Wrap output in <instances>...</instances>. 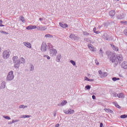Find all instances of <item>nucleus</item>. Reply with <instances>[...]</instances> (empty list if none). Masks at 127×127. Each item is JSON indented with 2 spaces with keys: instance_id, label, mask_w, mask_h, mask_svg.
Segmentation results:
<instances>
[{
  "instance_id": "nucleus-1",
  "label": "nucleus",
  "mask_w": 127,
  "mask_h": 127,
  "mask_svg": "<svg viewBox=\"0 0 127 127\" xmlns=\"http://www.w3.org/2000/svg\"><path fill=\"white\" fill-rule=\"evenodd\" d=\"M110 61L114 64V67L118 66V59H117V54L111 51H107L106 53Z\"/></svg>"
},
{
  "instance_id": "nucleus-2",
  "label": "nucleus",
  "mask_w": 127,
  "mask_h": 127,
  "mask_svg": "<svg viewBox=\"0 0 127 127\" xmlns=\"http://www.w3.org/2000/svg\"><path fill=\"white\" fill-rule=\"evenodd\" d=\"M54 46L50 43H48L47 44L45 42H43L41 47V50L42 52H46L48 50H50L51 48H53Z\"/></svg>"
},
{
  "instance_id": "nucleus-3",
  "label": "nucleus",
  "mask_w": 127,
  "mask_h": 127,
  "mask_svg": "<svg viewBox=\"0 0 127 127\" xmlns=\"http://www.w3.org/2000/svg\"><path fill=\"white\" fill-rule=\"evenodd\" d=\"M14 78V75H13V71H10L8 72V74L6 77V81H12Z\"/></svg>"
},
{
  "instance_id": "nucleus-4",
  "label": "nucleus",
  "mask_w": 127,
  "mask_h": 127,
  "mask_svg": "<svg viewBox=\"0 0 127 127\" xmlns=\"http://www.w3.org/2000/svg\"><path fill=\"white\" fill-rule=\"evenodd\" d=\"M9 50H5L3 52L2 56L3 59H7V58H9Z\"/></svg>"
},
{
  "instance_id": "nucleus-5",
  "label": "nucleus",
  "mask_w": 127,
  "mask_h": 127,
  "mask_svg": "<svg viewBox=\"0 0 127 127\" xmlns=\"http://www.w3.org/2000/svg\"><path fill=\"white\" fill-rule=\"evenodd\" d=\"M116 57L117 59V62H118V64H119V63L120 64L122 63V62H123V55H122V54H118L116 55Z\"/></svg>"
},
{
  "instance_id": "nucleus-6",
  "label": "nucleus",
  "mask_w": 127,
  "mask_h": 127,
  "mask_svg": "<svg viewBox=\"0 0 127 127\" xmlns=\"http://www.w3.org/2000/svg\"><path fill=\"white\" fill-rule=\"evenodd\" d=\"M50 54L52 55V56H56V54H57V50L55 49H50Z\"/></svg>"
},
{
  "instance_id": "nucleus-7",
  "label": "nucleus",
  "mask_w": 127,
  "mask_h": 127,
  "mask_svg": "<svg viewBox=\"0 0 127 127\" xmlns=\"http://www.w3.org/2000/svg\"><path fill=\"white\" fill-rule=\"evenodd\" d=\"M69 38L70 39H73V40H79L80 39V37H78V36L75 35L74 34H71L69 36Z\"/></svg>"
},
{
  "instance_id": "nucleus-8",
  "label": "nucleus",
  "mask_w": 127,
  "mask_h": 127,
  "mask_svg": "<svg viewBox=\"0 0 127 127\" xmlns=\"http://www.w3.org/2000/svg\"><path fill=\"white\" fill-rule=\"evenodd\" d=\"M64 113L66 114V115H72L75 113L74 110H72L71 109H69L68 110H64Z\"/></svg>"
},
{
  "instance_id": "nucleus-9",
  "label": "nucleus",
  "mask_w": 127,
  "mask_h": 127,
  "mask_svg": "<svg viewBox=\"0 0 127 127\" xmlns=\"http://www.w3.org/2000/svg\"><path fill=\"white\" fill-rule=\"evenodd\" d=\"M14 63V67L16 69H18L19 68V66H20V61L18 60L17 61H15Z\"/></svg>"
},
{
  "instance_id": "nucleus-10",
  "label": "nucleus",
  "mask_w": 127,
  "mask_h": 127,
  "mask_svg": "<svg viewBox=\"0 0 127 127\" xmlns=\"http://www.w3.org/2000/svg\"><path fill=\"white\" fill-rule=\"evenodd\" d=\"M38 30H41V31L46 30L47 29V27L46 26H42V25H40L37 27Z\"/></svg>"
},
{
  "instance_id": "nucleus-11",
  "label": "nucleus",
  "mask_w": 127,
  "mask_h": 127,
  "mask_svg": "<svg viewBox=\"0 0 127 127\" xmlns=\"http://www.w3.org/2000/svg\"><path fill=\"white\" fill-rule=\"evenodd\" d=\"M88 48L92 51V52H95L96 51V50L94 48V46L91 44H89L88 45Z\"/></svg>"
},
{
  "instance_id": "nucleus-12",
  "label": "nucleus",
  "mask_w": 127,
  "mask_h": 127,
  "mask_svg": "<svg viewBox=\"0 0 127 127\" xmlns=\"http://www.w3.org/2000/svg\"><path fill=\"white\" fill-rule=\"evenodd\" d=\"M109 14L110 16L113 18L116 14V11L112 10L109 12Z\"/></svg>"
},
{
  "instance_id": "nucleus-13",
  "label": "nucleus",
  "mask_w": 127,
  "mask_h": 127,
  "mask_svg": "<svg viewBox=\"0 0 127 127\" xmlns=\"http://www.w3.org/2000/svg\"><path fill=\"white\" fill-rule=\"evenodd\" d=\"M117 18L118 19H124V14H118L117 15Z\"/></svg>"
},
{
  "instance_id": "nucleus-14",
  "label": "nucleus",
  "mask_w": 127,
  "mask_h": 127,
  "mask_svg": "<svg viewBox=\"0 0 127 127\" xmlns=\"http://www.w3.org/2000/svg\"><path fill=\"white\" fill-rule=\"evenodd\" d=\"M66 104H67V101L63 100V101L61 103L59 104L58 105V106L59 107H63V106H65V105H66Z\"/></svg>"
},
{
  "instance_id": "nucleus-15",
  "label": "nucleus",
  "mask_w": 127,
  "mask_h": 127,
  "mask_svg": "<svg viewBox=\"0 0 127 127\" xmlns=\"http://www.w3.org/2000/svg\"><path fill=\"white\" fill-rule=\"evenodd\" d=\"M60 26L63 28H67L68 27V24H63L61 22L59 23Z\"/></svg>"
},
{
  "instance_id": "nucleus-16",
  "label": "nucleus",
  "mask_w": 127,
  "mask_h": 127,
  "mask_svg": "<svg viewBox=\"0 0 127 127\" xmlns=\"http://www.w3.org/2000/svg\"><path fill=\"white\" fill-rule=\"evenodd\" d=\"M122 68L124 69H127V62H124L121 65Z\"/></svg>"
},
{
  "instance_id": "nucleus-17",
  "label": "nucleus",
  "mask_w": 127,
  "mask_h": 127,
  "mask_svg": "<svg viewBox=\"0 0 127 127\" xmlns=\"http://www.w3.org/2000/svg\"><path fill=\"white\" fill-rule=\"evenodd\" d=\"M23 44L25 45V46L28 47V48H31V44H30V43L24 42Z\"/></svg>"
},
{
  "instance_id": "nucleus-18",
  "label": "nucleus",
  "mask_w": 127,
  "mask_h": 127,
  "mask_svg": "<svg viewBox=\"0 0 127 127\" xmlns=\"http://www.w3.org/2000/svg\"><path fill=\"white\" fill-rule=\"evenodd\" d=\"M110 45L113 48V50H115V51H119V48H118V47H116V46L114 45L113 44H110Z\"/></svg>"
},
{
  "instance_id": "nucleus-19",
  "label": "nucleus",
  "mask_w": 127,
  "mask_h": 127,
  "mask_svg": "<svg viewBox=\"0 0 127 127\" xmlns=\"http://www.w3.org/2000/svg\"><path fill=\"white\" fill-rule=\"evenodd\" d=\"M117 97L119 98V99H123V98H125V94L123 93L117 94Z\"/></svg>"
},
{
  "instance_id": "nucleus-20",
  "label": "nucleus",
  "mask_w": 127,
  "mask_h": 127,
  "mask_svg": "<svg viewBox=\"0 0 127 127\" xmlns=\"http://www.w3.org/2000/svg\"><path fill=\"white\" fill-rule=\"evenodd\" d=\"M61 57H62V56H61V54H59L57 55L56 58L57 62H60V60L61 59Z\"/></svg>"
},
{
  "instance_id": "nucleus-21",
  "label": "nucleus",
  "mask_w": 127,
  "mask_h": 127,
  "mask_svg": "<svg viewBox=\"0 0 127 127\" xmlns=\"http://www.w3.org/2000/svg\"><path fill=\"white\" fill-rule=\"evenodd\" d=\"M5 88V82L3 81L0 85V89H4Z\"/></svg>"
},
{
  "instance_id": "nucleus-22",
  "label": "nucleus",
  "mask_w": 127,
  "mask_h": 127,
  "mask_svg": "<svg viewBox=\"0 0 127 127\" xmlns=\"http://www.w3.org/2000/svg\"><path fill=\"white\" fill-rule=\"evenodd\" d=\"M19 61H20V64H23L24 63H25V60L23 59V58H21L20 60H19Z\"/></svg>"
},
{
  "instance_id": "nucleus-23",
  "label": "nucleus",
  "mask_w": 127,
  "mask_h": 127,
  "mask_svg": "<svg viewBox=\"0 0 127 127\" xmlns=\"http://www.w3.org/2000/svg\"><path fill=\"white\" fill-rule=\"evenodd\" d=\"M96 30L97 28L96 27H94L93 28V32H94V33H96V34H99V33H101V32Z\"/></svg>"
},
{
  "instance_id": "nucleus-24",
  "label": "nucleus",
  "mask_w": 127,
  "mask_h": 127,
  "mask_svg": "<svg viewBox=\"0 0 127 127\" xmlns=\"http://www.w3.org/2000/svg\"><path fill=\"white\" fill-rule=\"evenodd\" d=\"M45 37H46V38H52V37H53V36H52L50 34H48L45 35Z\"/></svg>"
},
{
  "instance_id": "nucleus-25",
  "label": "nucleus",
  "mask_w": 127,
  "mask_h": 127,
  "mask_svg": "<svg viewBox=\"0 0 127 127\" xmlns=\"http://www.w3.org/2000/svg\"><path fill=\"white\" fill-rule=\"evenodd\" d=\"M83 35H85V36H89V35H91V34L89 33L87 31H83Z\"/></svg>"
},
{
  "instance_id": "nucleus-26",
  "label": "nucleus",
  "mask_w": 127,
  "mask_h": 127,
  "mask_svg": "<svg viewBox=\"0 0 127 127\" xmlns=\"http://www.w3.org/2000/svg\"><path fill=\"white\" fill-rule=\"evenodd\" d=\"M18 59V57L17 56L13 57L12 58L13 63H14L15 62V61H17V60H17Z\"/></svg>"
},
{
  "instance_id": "nucleus-27",
  "label": "nucleus",
  "mask_w": 127,
  "mask_h": 127,
  "mask_svg": "<svg viewBox=\"0 0 127 127\" xmlns=\"http://www.w3.org/2000/svg\"><path fill=\"white\" fill-rule=\"evenodd\" d=\"M104 110H105V112H108V113H114V111H113L112 110H111L110 109L105 108Z\"/></svg>"
},
{
  "instance_id": "nucleus-28",
  "label": "nucleus",
  "mask_w": 127,
  "mask_h": 127,
  "mask_svg": "<svg viewBox=\"0 0 127 127\" xmlns=\"http://www.w3.org/2000/svg\"><path fill=\"white\" fill-rule=\"evenodd\" d=\"M33 70H34V66L32 64H30V71H33Z\"/></svg>"
},
{
  "instance_id": "nucleus-29",
  "label": "nucleus",
  "mask_w": 127,
  "mask_h": 127,
  "mask_svg": "<svg viewBox=\"0 0 127 127\" xmlns=\"http://www.w3.org/2000/svg\"><path fill=\"white\" fill-rule=\"evenodd\" d=\"M30 117H31L30 115H22L20 118L21 119H23V118H30Z\"/></svg>"
},
{
  "instance_id": "nucleus-30",
  "label": "nucleus",
  "mask_w": 127,
  "mask_h": 127,
  "mask_svg": "<svg viewBox=\"0 0 127 127\" xmlns=\"http://www.w3.org/2000/svg\"><path fill=\"white\" fill-rule=\"evenodd\" d=\"M19 109H25V108H27V106H24V105H20L19 107Z\"/></svg>"
},
{
  "instance_id": "nucleus-31",
  "label": "nucleus",
  "mask_w": 127,
  "mask_h": 127,
  "mask_svg": "<svg viewBox=\"0 0 127 127\" xmlns=\"http://www.w3.org/2000/svg\"><path fill=\"white\" fill-rule=\"evenodd\" d=\"M26 29H27V30H32V25H30L29 26L26 27Z\"/></svg>"
},
{
  "instance_id": "nucleus-32",
  "label": "nucleus",
  "mask_w": 127,
  "mask_h": 127,
  "mask_svg": "<svg viewBox=\"0 0 127 127\" xmlns=\"http://www.w3.org/2000/svg\"><path fill=\"white\" fill-rule=\"evenodd\" d=\"M112 80L114 81V82H116V81H118L119 80H120V78L119 77H113L112 78Z\"/></svg>"
},
{
  "instance_id": "nucleus-33",
  "label": "nucleus",
  "mask_w": 127,
  "mask_h": 127,
  "mask_svg": "<svg viewBox=\"0 0 127 127\" xmlns=\"http://www.w3.org/2000/svg\"><path fill=\"white\" fill-rule=\"evenodd\" d=\"M20 20L22 21V22H25V19L24 18V17L23 16H20Z\"/></svg>"
},
{
  "instance_id": "nucleus-34",
  "label": "nucleus",
  "mask_w": 127,
  "mask_h": 127,
  "mask_svg": "<svg viewBox=\"0 0 127 127\" xmlns=\"http://www.w3.org/2000/svg\"><path fill=\"white\" fill-rule=\"evenodd\" d=\"M91 89V86L90 85H86L85 87V90H90Z\"/></svg>"
},
{
  "instance_id": "nucleus-35",
  "label": "nucleus",
  "mask_w": 127,
  "mask_h": 127,
  "mask_svg": "<svg viewBox=\"0 0 127 127\" xmlns=\"http://www.w3.org/2000/svg\"><path fill=\"white\" fill-rule=\"evenodd\" d=\"M70 63L72 64L73 66H76V63L75 62V61H73V60H70Z\"/></svg>"
},
{
  "instance_id": "nucleus-36",
  "label": "nucleus",
  "mask_w": 127,
  "mask_h": 127,
  "mask_svg": "<svg viewBox=\"0 0 127 127\" xmlns=\"http://www.w3.org/2000/svg\"><path fill=\"white\" fill-rule=\"evenodd\" d=\"M127 117V115H126V114H124V115H122L120 116V118L121 119H126V118Z\"/></svg>"
},
{
  "instance_id": "nucleus-37",
  "label": "nucleus",
  "mask_w": 127,
  "mask_h": 127,
  "mask_svg": "<svg viewBox=\"0 0 127 127\" xmlns=\"http://www.w3.org/2000/svg\"><path fill=\"white\" fill-rule=\"evenodd\" d=\"M3 118L6 120H10V117L6 116H3Z\"/></svg>"
},
{
  "instance_id": "nucleus-38",
  "label": "nucleus",
  "mask_w": 127,
  "mask_h": 127,
  "mask_svg": "<svg viewBox=\"0 0 127 127\" xmlns=\"http://www.w3.org/2000/svg\"><path fill=\"white\" fill-rule=\"evenodd\" d=\"M115 106L117 107V108H118V109H121V106H120V105H119L118 103H115Z\"/></svg>"
},
{
  "instance_id": "nucleus-39",
  "label": "nucleus",
  "mask_w": 127,
  "mask_h": 127,
  "mask_svg": "<svg viewBox=\"0 0 127 127\" xmlns=\"http://www.w3.org/2000/svg\"><path fill=\"white\" fill-rule=\"evenodd\" d=\"M44 57H46V58H47V59H48V60H49V59H50V57H49V56H48V55H44Z\"/></svg>"
},
{
  "instance_id": "nucleus-40",
  "label": "nucleus",
  "mask_w": 127,
  "mask_h": 127,
  "mask_svg": "<svg viewBox=\"0 0 127 127\" xmlns=\"http://www.w3.org/2000/svg\"><path fill=\"white\" fill-rule=\"evenodd\" d=\"M12 122L13 124H14V123H18V122H19V120H13Z\"/></svg>"
},
{
  "instance_id": "nucleus-41",
  "label": "nucleus",
  "mask_w": 127,
  "mask_h": 127,
  "mask_svg": "<svg viewBox=\"0 0 127 127\" xmlns=\"http://www.w3.org/2000/svg\"><path fill=\"white\" fill-rule=\"evenodd\" d=\"M124 32L125 35L127 36V28L126 29L124 30Z\"/></svg>"
},
{
  "instance_id": "nucleus-42",
  "label": "nucleus",
  "mask_w": 127,
  "mask_h": 127,
  "mask_svg": "<svg viewBox=\"0 0 127 127\" xmlns=\"http://www.w3.org/2000/svg\"><path fill=\"white\" fill-rule=\"evenodd\" d=\"M121 23H123V24H125V25H127V21H121Z\"/></svg>"
},
{
  "instance_id": "nucleus-43",
  "label": "nucleus",
  "mask_w": 127,
  "mask_h": 127,
  "mask_svg": "<svg viewBox=\"0 0 127 127\" xmlns=\"http://www.w3.org/2000/svg\"><path fill=\"white\" fill-rule=\"evenodd\" d=\"M108 74L107 73V72H104L103 74V77H107Z\"/></svg>"
},
{
  "instance_id": "nucleus-44",
  "label": "nucleus",
  "mask_w": 127,
  "mask_h": 127,
  "mask_svg": "<svg viewBox=\"0 0 127 127\" xmlns=\"http://www.w3.org/2000/svg\"><path fill=\"white\" fill-rule=\"evenodd\" d=\"M36 28H37L36 26H32V29H36Z\"/></svg>"
},
{
  "instance_id": "nucleus-45",
  "label": "nucleus",
  "mask_w": 127,
  "mask_h": 127,
  "mask_svg": "<svg viewBox=\"0 0 127 127\" xmlns=\"http://www.w3.org/2000/svg\"><path fill=\"white\" fill-rule=\"evenodd\" d=\"M104 36L105 37V39H106V40H109V37H108L107 36H106L105 34L104 35Z\"/></svg>"
},
{
  "instance_id": "nucleus-46",
  "label": "nucleus",
  "mask_w": 127,
  "mask_h": 127,
  "mask_svg": "<svg viewBox=\"0 0 127 127\" xmlns=\"http://www.w3.org/2000/svg\"><path fill=\"white\" fill-rule=\"evenodd\" d=\"M95 63H96V65H100V63H99V62L98 61H97V60H95Z\"/></svg>"
},
{
  "instance_id": "nucleus-47",
  "label": "nucleus",
  "mask_w": 127,
  "mask_h": 127,
  "mask_svg": "<svg viewBox=\"0 0 127 127\" xmlns=\"http://www.w3.org/2000/svg\"><path fill=\"white\" fill-rule=\"evenodd\" d=\"M99 54H100V55H101V56H103V55H104V52H100L99 53Z\"/></svg>"
},
{
  "instance_id": "nucleus-48",
  "label": "nucleus",
  "mask_w": 127,
  "mask_h": 127,
  "mask_svg": "<svg viewBox=\"0 0 127 127\" xmlns=\"http://www.w3.org/2000/svg\"><path fill=\"white\" fill-rule=\"evenodd\" d=\"M98 73L100 75H102V74H103V72H102V70H99Z\"/></svg>"
},
{
  "instance_id": "nucleus-49",
  "label": "nucleus",
  "mask_w": 127,
  "mask_h": 127,
  "mask_svg": "<svg viewBox=\"0 0 127 127\" xmlns=\"http://www.w3.org/2000/svg\"><path fill=\"white\" fill-rule=\"evenodd\" d=\"M89 82H94V79H90L88 80Z\"/></svg>"
},
{
  "instance_id": "nucleus-50",
  "label": "nucleus",
  "mask_w": 127,
  "mask_h": 127,
  "mask_svg": "<svg viewBox=\"0 0 127 127\" xmlns=\"http://www.w3.org/2000/svg\"><path fill=\"white\" fill-rule=\"evenodd\" d=\"M92 98L93 100H96V96L92 95Z\"/></svg>"
},
{
  "instance_id": "nucleus-51",
  "label": "nucleus",
  "mask_w": 127,
  "mask_h": 127,
  "mask_svg": "<svg viewBox=\"0 0 127 127\" xmlns=\"http://www.w3.org/2000/svg\"><path fill=\"white\" fill-rule=\"evenodd\" d=\"M100 127H104V124L102 123H100Z\"/></svg>"
},
{
  "instance_id": "nucleus-52",
  "label": "nucleus",
  "mask_w": 127,
  "mask_h": 127,
  "mask_svg": "<svg viewBox=\"0 0 127 127\" xmlns=\"http://www.w3.org/2000/svg\"><path fill=\"white\" fill-rule=\"evenodd\" d=\"M3 34H4V35H8V33L6 32H5L4 31V33Z\"/></svg>"
},
{
  "instance_id": "nucleus-53",
  "label": "nucleus",
  "mask_w": 127,
  "mask_h": 127,
  "mask_svg": "<svg viewBox=\"0 0 127 127\" xmlns=\"http://www.w3.org/2000/svg\"><path fill=\"white\" fill-rule=\"evenodd\" d=\"M89 78L87 77L86 76L85 77V80L86 81H89Z\"/></svg>"
},
{
  "instance_id": "nucleus-54",
  "label": "nucleus",
  "mask_w": 127,
  "mask_h": 127,
  "mask_svg": "<svg viewBox=\"0 0 127 127\" xmlns=\"http://www.w3.org/2000/svg\"><path fill=\"white\" fill-rule=\"evenodd\" d=\"M117 95H118V94L115 93V94H113V97H118Z\"/></svg>"
},
{
  "instance_id": "nucleus-55",
  "label": "nucleus",
  "mask_w": 127,
  "mask_h": 127,
  "mask_svg": "<svg viewBox=\"0 0 127 127\" xmlns=\"http://www.w3.org/2000/svg\"><path fill=\"white\" fill-rule=\"evenodd\" d=\"M12 124H13V123L12 122H12H9L8 123V125H12Z\"/></svg>"
},
{
  "instance_id": "nucleus-56",
  "label": "nucleus",
  "mask_w": 127,
  "mask_h": 127,
  "mask_svg": "<svg viewBox=\"0 0 127 127\" xmlns=\"http://www.w3.org/2000/svg\"><path fill=\"white\" fill-rule=\"evenodd\" d=\"M60 126V125L59 124H57L56 126L55 127H59Z\"/></svg>"
},
{
  "instance_id": "nucleus-57",
  "label": "nucleus",
  "mask_w": 127,
  "mask_h": 127,
  "mask_svg": "<svg viewBox=\"0 0 127 127\" xmlns=\"http://www.w3.org/2000/svg\"><path fill=\"white\" fill-rule=\"evenodd\" d=\"M54 117H56V111L54 112Z\"/></svg>"
},
{
  "instance_id": "nucleus-58",
  "label": "nucleus",
  "mask_w": 127,
  "mask_h": 127,
  "mask_svg": "<svg viewBox=\"0 0 127 127\" xmlns=\"http://www.w3.org/2000/svg\"><path fill=\"white\" fill-rule=\"evenodd\" d=\"M88 40H89V39H88V38H87L84 39V41H88Z\"/></svg>"
},
{
  "instance_id": "nucleus-59",
  "label": "nucleus",
  "mask_w": 127,
  "mask_h": 127,
  "mask_svg": "<svg viewBox=\"0 0 127 127\" xmlns=\"http://www.w3.org/2000/svg\"><path fill=\"white\" fill-rule=\"evenodd\" d=\"M39 20H40V21H42V20H43V18H39Z\"/></svg>"
},
{
  "instance_id": "nucleus-60",
  "label": "nucleus",
  "mask_w": 127,
  "mask_h": 127,
  "mask_svg": "<svg viewBox=\"0 0 127 127\" xmlns=\"http://www.w3.org/2000/svg\"><path fill=\"white\" fill-rule=\"evenodd\" d=\"M2 23V20L0 19V24H1Z\"/></svg>"
},
{
  "instance_id": "nucleus-61",
  "label": "nucleus",
  "mask_w": 127,
  "mask_h": 127,
  "mask_svg": "<svg viewBox=\"0 0 127 127\" xmlns=\"http://www.w3.org/2000/svg\"><path fill=\"white\" fill-rule=\"evenodd\" d=\"M0 33H4V31H3V30H1L0 31Z\"/></svg>"
},
{
  "instance_id": "nucleus-62",
  "label": "nucleus",
  "mask_w": 127,
  "mask_h": 127,
  "mask_svg": "<svg viewBox=\"0 0 127 127\" xmlns=\"http://www.w3.org/2000/svg\"><path fill=\"white\" fill-rule=\"evenodd\" d=\"M3 26H4V25H3V24H0V27H3Z\"/></svg>"
},
{
  "instance_id": "nucleus-63",
  "label": "nucleus",
  "mask_w": 127,
  "mask_h": 127,
  "mask_svg": "<svg viewBox=\"0 0 127 127\" xmlns=\"http://www.w3.org/2000/svg\"><path fill=\"white\" fill-rule=\"evenodd\" d=\"M99 52H103V50L102 49H100Z\"/></svg>"
},
{
  "instance_id": "nucleus-64",
  "label": "nucleus",
  "mask_w": 127,
  "mask_h": 127,
  "mask_svg": "<svg viewBox=\"0 0 127 127\" xmlns=\"http://www.w3.org/2000/svg\"><path fill=\"white\" fill-rule=\"evenodd\" d=\"M111 23H114V21H111Z\"/></svg>"
}]
</instances>
